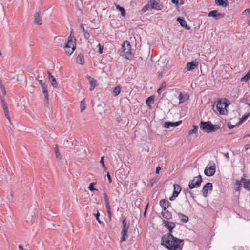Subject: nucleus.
Masks as SVG:
<instances>
[{"label":"nucleus","instance_id":"nucleus-50","mask_svg":"<svg viewBox=\"0 0 250 250\" xmlns=\"http://www.w3.org/2000/svg\"><path fill=\"white\" fill-rule=\"evenodd\" d=\"M242 13H243V14H246L247 13H248V16L249 18H250V8H247V9H245L244 11H243Z\"/></svg>","mask_w":250,"mask_h":250},{"label":"nucleus","instance_id":"nucleus-6","mask_svg":"<svg viewBox=\"0 0 250 250\" xmlns=\"http://www.w3.org/2000/svg\"><path fill=\"white\" fill-rule=\"evenodd\" d=\"M162 225L165 227L168 230V232L164 235L161 239H164L167 237L168 236V234L170 235H173L172 233L173 232V229L175 227V223L173 222L168 221L165 220H163Z\"/></svg>","mask_w":250,"mask_h":250},{"label":"nucleus","instance_id":"nucleus-54","mask_svg":"<svg viewBox=\"0 0 250 250\" xmlns=\"http://www.w3.org/2000/svg\"><path fill=\"white\" fill-rule=\"evenodd\" d=\"M250 116V113H246L242 117V119L243 120H244V121H246V120L249 118V117Z\"/></svg>","mask_w":250,"mask_h":250},{"label":"nucleus","instance_id":"nucleus-2","mask_svg":"<svg viewBox=\"0 0 250 250\" xmlns=\"http://www.w3.org/2000/svg\"><path fill=\"white\" fill-rule=\"evenodd\" d=\"M76 38L71 32L70 35L68 37L67 41L64 45L62 44H58V46L63 47L65 52L68 56L71 55L76 49Z\"/></svg>","mask_w":250,"mask_h":250},{"label":"nucleus","instance_id":"nucleus-64","mask_svg":"<svg viewBox=\"0 0 250 250\" xmlns=\"http://www.w3.org/2000/svg\"><path fill=\"white\" fill-rule=\"evenodd\" d=\"M224 156L225 157V158L227 159V160H229V153L228 152H227L226 153H224Z\"/></svg>","mask_w":250,"mask_h":250},{"label":"nucleus","instance_id":"nucleus-18","mask_svg":"<svg viewBox=\"0 0 250 250\" xmlns=\"http://www.w3.org/2000/svg\"><path fill=\"white\" fill-rule=\"evenodd\" d=\"M178 99L179 100V104L183 103L189 99V95L188 93H183L182 92H179Z\"/></svg>","mask_w":250,"mask_h":250},{"label":"nucleus","instance_id":"nucleus-21","mask_svg":"<svg viewBox=\"0 0 250 250\" xmlns=\"http://www.w3.org/2000/svg\"><path fill=\"white\" fill-rule=\"evenodd\" d=\"M40 15L41 13L37 12H36L34 15V23L38 25H41L42 24Z\"/></svg>","mask_w":250,"mask_h":250},{"label":"nucleus","instance_id":"nucleus-26","mask_svg":"<svg viewBox=\"0 0 250 250\" xmlns=\"http://www.w3.org/2000/svg\"><path fill=\"white\" fill-rule=\"evenodd\" d=\"M215 3L217 6L226 7L229 5L228 0H215Z\"/></svg>","mask_w":250,"mask_h":250},{"label":"nucleus","instance_id":"nucleus-19","mask_svg":"<svg viewBox=\"0 0 250 250\" xmlns=\"http://www.w3.org/2000/svg\"><path fill=\"white\" fill-rule=\"evenodd\" d=\"M159 205L162 208V210L168 209L171 206V203L168 200L166 199H161L159 202Z\"/></svg>","mask_w":250,"mask_h":250},{"label":"nucleus","instance_id":"nucleus-55","mask_svg":"<svg viewBox=\"0 0 250 250\" xmlns=\"http://www.w3.org/2000/svg\"><path fill=\"white\" fill-rule=\"evenodd\" d=\"M125 52H123V53H122V56H123V57H124L125 59H126L128 60V58H127V56H126V54H127V52H128V51L127 50H125Z\"/></svg>","mask_w":250,"mask_h":250},{"label":"nucleus","instance_id":"nucleus-44","mask_svg":"<svg viewBox=\"0 0 250 250\" xmlns=\"http://www.w3.org/2000/svg\"><path fill=\"white\" fill-rule=\"evenodd\" d=\"M54 150L55 152L56 158L57 159H59L60 158L61 154L59 152V149L57 144H56V147L54 148Z\"/></svg>","mask_w":250,"mask_h":250},{"label":"nucleus","instance_id":"nucleus-60","mask_svg":"<svg viewBox=\"0 0 250 250\" xmlns=\"http://www.w3.org/2000/svg\"><path fill=\"white\" fill-rule=\"evenodd\" d=\"M124 169H118L116 172H115V174L117 175L118 174V175H120V174H122V172L124 171Z\"/></svg>","mask_w":250,"mask_h":250},{"label":"nucleus","instance_id":"nucleus-30","mask_svg":"<svg viewBox=\"0 0 250 250\" xmlns=\"http://www.w3.org/2000/svg\"><path fill=\"white\" fill-rule=\"evenodd\" d=\"M122 222V229H129V224L127 223L126 218L125 217H122L121 219Z\"/></svg>","mask_w":250,"mask_h":250},{"label":"nucleus","instance_id":"nucleus-39","mask_svg":"<svg viewBox=\"0 0 250 250\" xmlns=\"http://www.w3.org/2000/svg\"><path fill=\"white\" fill-rule=\"evenodd\" d=\"M0 87L2 90V97H4V96L6 94V91L5 89V87L4 85L2 84V82L1 79H0Z\"/></svg>","mask_w":250,"mask_h":250},{"label":"nucleus","instance_id":"nucleus-17","mask_svg":"<svg viewBox=\"0 0 250 250\" xmlns=\"http://www.w3.org/2000/svg\"><path fill=\"white\" fill-rule=\"evenodd\" d=\"M85 78L88 80L90 85L89 90L91 91L93 90L98 84L97 81L94 78L89 75H86Z\"/></svg>","mask_w":250,"mask_h":250},{"label":"nucleus","instance_id":"nucleus-5","mask_svg":"<svg viewBox=\"0 0 250 250\" xmlns=\"http://www.w3.org/2000/svg\"><path fill=\"white\" fill-rule=\"evenodd\" d=\"M127 50L128 51L127 52L126 56H127L128 60H131L133 58L134 55L131 51V45L130 42L127 40H125L122 44V47L119 49L118 51V53L122 55V53L125 52V50Z\"/></svg>","mask_w":250,"mask_h":250},{"label":"nucleus","instance_id":"nucleus-33","mask_svg":"<svg viewBox=\"0 0 250 250\" xmlns=\"http://www.w3.org/2000/svg\"><path fill=\"white\" fill-rule=\"evenodd\" d=\"M250 79V69H249V71L247 73V74L243 76L240 79V81L242 82H246L249 81V80Z\"/></svg>","mask_w":250,"mask_h":250},{"label":"nucleus","instance_id":"nucleus-24","mask_svg":"<svg viewBox=\"0 0 250 250\" xmlns=\"http://www.w3.org/2000/svg\"><path fill=\"white\" fill-rule=\"evenodd\" d=\"M77 62L81 65H83L85 63L84 55L83 52L80 53L76 58Z\"/></svg>","mask_w":250,"mask_h":250},{"label":"nucleus","instance_id":"nucleus-8","mask_svg":"<svg viewBox=\"0 0 250 250\" xmlns=\"http://www.w3.org/2000/svg\"><path fill=\"white\" fill-rule=\"evenodd\" d=\"M203 179L201 175L195 176L193 179L189 182L188 187L189 189H192L194 188H198L200 187Z\"/></svg>","mask_w":250,"mask_h":250},{"label":"nucleus","instance_id":"nucleus-35","mask_svg":"<svg viewBox=\"0 0 250 250\" xmlns=\"http://www.w3.org/2000/svg\"><path fill=\"white\" fill-rule=\"evenodd\" d=\"M86 106L85 104V99H83L80 102V108L81 112H83L86 109Z\"/></svg>","mask_w":250,"mask_h":250},{"label":"nucleus","instance_id":"nucleus-45","mask_svg":"<svg viewBox=\"0 0 250 250\" xmlns=\"http://www.w3.org/2000/svg\"><path fill=\"white\" fill-rule=\"evenodd\" d=\"M93 215L95 217L96 220L99 223L101 224L102 223V222L100 219V214L98 211H97V213H93Z\"/></svg>","mask_w":250,"mask_h":250},{"label":"nucleus","instance_id":"nucleus-43","mask_svg":"<svg viewBox=\"0 0 250 250\" xmlns=\"http://www.w3.org/2000/svg\"><path fill=\"white\" fill-rule=\"evenodd\" d=\"M173 190H175L176 191H179V193H180V192L182 190L181 187L180 186V185L177 184H174L173 185Z\"/></svg>","mask_w":250,"mask_h":250},{"label":"nucleus","instance_id":"nucleus-16","mask_svg":"<svg viewBox=\"0 0 250 250\" xmlns=\"http://www.w3.org/2000/svg\"><path fill=\"white\" fill-rule=\"evenodd\" d=\"M199 62L196 60L191 62H187L186 64L187 71H192L198 67Z\"/></svg>","mask_w":250,"mask_h":250},{"label":"nucleus","instance_id":"nucleus-34","mask_svg":"<svg viewBox=\"0 0 250 250\" xmlns=\"http://www.w3.org/2000/svg\"><path fill=\"white\" fill-rule=\"evenodd\" d=\"M81 28L82 29V31L83 33V36L85 39H88L90 37L89 33L87 32V31L85 30L84 27V26L82 23L80 25Z\"/></svg>","mask_w":250,"mask_h":250},{"label":"nucleus","instance_id":"nucleus-63","mask_svg":"<svg viewBox=\"0 0 250 250\" xmlns=\"http://www.w3.org/2000/svg\"><path fill=\"white\" fill-rule=\"evenodd\" d=\"M235 188V191L236 192H240L241 190V188H242L241 187H240V186L239 187H234Z\"/></svg>","mask_w":250,"mask_h":250},{"label":"nucleus","instance_id":"nucleus-13","mask_svg":"<svg viewBox=\"0 0 250 250\" xmlns=\"http://www.w3.org/2000/svg\"><path fill=\"white\" fill-rule=\"evenodd\" d=\"M225 14L220 13L217 10H213L209 11L208 13V16L213 17L215 20H218L220 18H224Z\"/></svg>","mask_w":250,"mask_h":250},{"label":"nucleus","instance_id":"nucleus-38","mask_svg":"<svg viewBox=\"0 0 250 250\" xmlns=\"http://www.w3.org/2000/svg\"><path fill=\"white\" fill-rule=\"evenodd\" d=\"M96 183H90L89 186L88 187V189L91 191H98V190L94 187Z\"/></svg>","mask_w":250,"mask_h":250},{"label":"nucleus","instance_id":"nucleus-58","mask_svg":"<svg viewBox=\"0 0 250 250\" xmlns=\"http://www.w3.org/2000/svg\"><path fill=\"white\" fill-rule=\"evenodd\" d=\"M190 190H191V189H189V188L188 187V188H186L184 189L183 191L186 195V194L187 193H189V192L190 191Z\"/></svg>","mask_w":250,"mask_h":250},{"label":"nucleus","instance_id":"nucleus-48","mask_svg":"<svg viewBox=\"0 0 250 250\" xmlns=\"http://www.w3.org/2000/svg\"><path fill=\"white\" fill-rule=\"evenodd\" d=\"M141 204V199H137L136 200V201L135 202V205L136 206V207H137L140 208Z\"/></svg>","mask_w":250,"mask_h":250},{"label":"nucleus","instance_id":"nucleus-57","mask_svg":"<svg viewBox=\"0 0 250 250\" xmlns=\"http://www.w3.org/2000/svg\"><path fill=\"white\" fill-rule=\"evenodd\" d=\"M244 149L245 151H247L248 150L250 149V144H246L244 146Z\"/></svg>","mask_w":250,"mask_h":250},{"label":"nucleus","instance_id":"nucleus-36","mask_svg":"<svg viewBox=\"0 0 250 250\" xmlns=\"http://www.w3.org/2000/svg\"><path fill=\"white\" fill-rule=\"evenodd\" d=\"M167 86V83L165 81H164L162 82V83L161 84L159 88L157 89V92L158 93L159 95H160L162 92V89L163 88H165Z\"/></svg>","mask_w":250,"mask_h":250},{"label":"nucleus","instance_id":"nucleus-9","mask_svg":"<svg viewBox=\"0 0 250 250\" xmlns=\"http://www.w3.org/2000/svg\"><path fill=\"white\" fill-rule=\"evenodd\" d=\"M149 4L151 9L156 10H162L163 8V5L161 3L160 0H149Z\"/></svg>","mask_w":250,"mask_h":250},{"label":"nucleus","instance_id":"nucleus-61","mask_svg":"<svg viewBox=\"0 0 250 250\" xmlns=\"http://www.w3.org/2000/svg\"><path fill=\"white\" fill-rule=\"evenodd\" d=\"M156 182V178H152L150 180V183H151V186L152 187L154 183Z\"/></svg>","mask_w":250,"mask_h":250},{"label":"nucleus","instance_id":"nucleus-29","mask_svg":"<svg viewBox=\"0 0 250 250\" xmlns=\"http://www.w3.org/2000/svg\"><path fill=\"white\" fill-rule=\"evenodd\" d=\"M154 100H155V96L151 95V96L148 97L146 100V104L148 106H149L150 108H151V104L154 103Z\"/></svg>","mask_w":250,"mask_h":250},{"label":"nucleus","instance_id":"nucleus-4","mask_svg":"<svg viewBox=\"0 0 250 250\" xmlns=\"http://www.w3.org/2000/svg\"><path fill=\"white\" fill-rule=\"evenodd\" d=\"M228 103H224L221 99H218L216 102H214L213 104L212 109L214 110V105L216 104V109L218 111L219 114L221 115H227L228 113L227 110L226 108L230 104V102L227 101Z\"/></svg>","mask_w":250,"mask_h":250},{"label":"nucleus","instance_id":"nucleus-10","mask_svg":"<svg viewBox=\"0 0 250 250\" xmlns=\"http://www.w3.org/2000/svg\"><path fill=\"white\" fill-rule=\"evenodd\" d=\"M213 190V185L212 183L208 182L205 184L202 188V194L204 197H207L208 195V192H211Z\"/></svg>","mask_w":250,"mask_h":250},{"label":"nucleus","instance_id":"nucleus-53","mask_svg":"<svg viewBox=\"0 0 250 250\" xmlns=\"http://www.w3.org/2000/svg\"><path fill=\"white\" fill-rule=\"evenodd\" d=\"M227 126L229 129H232L235 127L234 125H232L230 122H228L227 124Z\"/></svg>","mask_w":250,"mask_h":250},{"label":"nucleus","instance_id":"nucleus-52","mask_svg":"<svg viewBox=\"0 0 250 250\" xmlns=\"http://www.w3.org/2000/svg\"><path fill=\"white\" fill-rule=\"evenodd\" d=\"M106 172H107V177L108 181H109V183H111L112 178H111V175L108 171H107L106 170Z\"/></svg>","mask_w":250,"mask_h":250},{"label":"nucleus","instance_id":"nucleus-15","mask_svg":"<svg viewBox=\"0 0 250 250\" xmlns=\"http://www.w3.org/2000/svg\"><path fill=\"white\" fill-rule=\"evenodd\" d=\"M176 21L180 24V26L185 29L187 30H190V26L187 24V21L183 17L179 16L177 17Z\"/></svg>","mask_w":250,"mask_h":250},{"label":"nucleus","instance_id":"nucleus-31","mask_svg":"<svg viewBox=\"0 0 250 250\" xmlns=\"http://www.w3.org/2000/svg\"><path fill=\"white\" fill-rule=\"evenodd\" d=\"M116 8L118 11L121 12V14L123 17H125L126 16V13L124 7L120 6V5L116 4Z\"/></svg>","mask_w":250,"mask_h":250},{"label":"nucleus","instance_id":"nucleus-56","mask_svg":"<svg viewBox=\"0 0 250 250\" xmlns=\"http://www.w3.org/2000/svg\"><path fill=\"white\" fill-rule=\"evenodd\" d=\"M4 115L5 116V117H6V118L9 120L10 123L11 124H12V123H11V118H10V117L9 116V112H7V113H4Z\"/></svg>","mask_w":250,"mask_h":250},{"label":"nucleus","instance_id":"nucleus-37","mask_svg":"<svg viewBox=\"0 0 250 250\" xmlns=\"http://www.w3.org/2000/svg\"><path fill=\"white\" fill-rule=\"evenodd\" d=\"M198 129V126L194 125H193V128L191 130H189L188 132V136H190L195 133H197Z\"/></svg>","mask_w":250,"mask_h":250},{"label":"nucleus","instance_id":"nucleus-42","mask_svg":"<svg viewBox=\"0 0 250 250\" xmlns=\"http://www.w3.org/2000/svg\"><path fill=\"white\" fill-rule=\"evenodd\" d=\"M243 182L242 179H241L240 180H236L234 183V187H238L240 186V187L242 188V187H243Z\"/></svg>","mask_w":250,"mask_h":250},{"label":"nucleus","instance_id":"nucleus-41","mask_svg":"<svg viewBox=\"0 0 250 250\" xmlns=\"http://www.w3.org/2000/svg\"><path fill=\"white\" fill-rule=\"evenodd\" d=\"M104 156L101 157L100 161V163L101 164L102 167L104 168V171H106L107 168L105 166V165L104 161Z\"/></svg>","mask_w":250,"mask_h":250},{"label":"nucleus","instance_id":"nucleus-49","mask_svg":"<svg viewBox=\"0 0 250 250\" xmlns=\"http://www.w3.org/2000/svg\"><path fill=\"white\" fill-rule=\"evenodd\" d=\"M169 61L168 60L167 62H166V65H165V66L163 68H165V71H166V69L167 70H168L170 68V66L169 65Z\"/></svg>","mask_w":250,"mask_h":250},{"label":"nucleus","instance_id":"nucleus-25","mask_svg":"<svg viewBox=\"0 0 250 250\" xmlns=\"http://www.w3.org/2000/svg\"><path fill=\"white\" fill-rule=\"evenodd\" d=\"M0 99L2 104V106L4 111V113L9 112L7 104L4 99V98L2 97L1 94H0Z\"/></svg>","mask_w":250,"mask_h":250},{"label":"nucleus","instance_id":"nucleus-23","mask_svg":"<svg viewBox=\"0 0 250 250\" xmlns=\"http://www.w3.org/2000/svg\"><path fill=\"white\" fill-rule=\"evenodd\" d=\"M128 229H122L121 232V239L120 242H124L126 240V239L128 238Z\"/></svg>","mask_w":250,"mask_h":250},{"label":"nucleus","instance_id":"nucleus-11","mask_svg":"<svg viewBox=\"0 0 250 250\" xmlns=\"http://www.w3.org/2000/svg\"><path fill=\"white\" fill-rule=\"evenodd\" d=\"M42 93L44 96V105L45 106L49 108V94L48 92V85L46 84L44 85L43 87H42Z\"/></svg>","mask_w":250,"mask_h":250},{"label":"nucleus","instance_id":"nucleus-7","mask_svg":"<svg viewBox=\"0 0 250 250\" xmlns=\"http://www.w3.org/2000/svg\"><path fill=\"white\" fill-rule=\"evenodd\" d=\"M215 172V164L213 161H210L208 164L207 166L204 169V173L206 176L208 177H211L214 175Z\"/></svg>","mask_w":250,"mask_h":250},{"label":"nucleus","instance_id":"nucleus-3","mask_svg":"<svg viewBox=\"0 0 250 250\" xmlns=\"http://www.w3.org/2000/svg\"><path fill=\"white\" fill-rule=\"evenodd\" d=\"M220 124L213 125L210 121H201L199 124L200 129L206 133L215 132L220 128Z\"/></svg>","mask_w":250,"mask_h":250},{"label":"nucleus","instance_id":"nucleus-27","mask_svg":"<svg viewBox=\"0 0 250 250\" xmlns=\"http://www.w3.org/2000/svg\"><path fill=\"white\" fill-rule=\"evenodd\" d=\"M243 180V188L248 191H250V179H244Z\"/></svg>","mask_w":250,"mask_h":250},{"label":"nucleus","instance_id":"nucleus-14","mask_svg":"<svg viewBox=\"0 0 250 250\" xmlns=\"http://www.w3.org/2000/svg\"><path fill=\"white\" fill-rule=\"evenodd\" d=\"M182 123V120H180L179 121L173 122L170 121H167L164 123L163 125V127L164 128L168 129L170 127H175L178 126L180 125H181Z\"/></svg>","mask_w":250,"mask_h":250},{"label":"nucleus","instance_id":"nucleus-46","mask_svg":"<svg viewBox=\"0 0 250 250\" xmlns=\"http://www.w3.org/2000/svg\"><path fill=\"white\" fill-rule=\"evenodd\" d=\"M97 47L98 48V52L101 54L103 53V50H104V45H102L100 43H99L97 45Z\"/></svg>","mask_w":250,"mask_h":250},{"label":"nucleus","instance_id":"nucleus-22","mask_svg":"<svg viewBox=\"0 0 250 250\" xmlns=\"http://www.w3.org/2000/svg\"><path fill=\"white\" fill-rule=\"evenodd\" d=\"M161 214L167 221L171 219L172 218V213L168 210V209L162 210Z\"/></svg>","mask_w":250,"mask_h":250},{"label":"nucleus","instance_id":"nucleus-62","mask_svg":"<svg viewBox=\"0 0 250 250\" xmlns=\"http://www.w3.org/2000/svg\"><path fill=\"white\" fill-rule=\"evenodd\" d=\"M161 170V167L159 166H157L156 168V173L157 174H159L160 170Z\"/></svg>","mask_w":250,"mask_h":250},{"label":"nucleus","instance_id":"nucleus-12","mask_svg":"<svg viewBox=\"0 0 250 250\" xmlns=\"http://www.w3.org/2000/svg\"><path fill=\"white\" fill-rule=\"evenodd\" d=\"M103 196L104 198V201H105V207H106L107 214H108V217L109 221H111L112 215V213L111 211V208H110V206L109 202L108 197L107 194L105 192H104L103 193Z\"/></svg>","mask_w":250,"mask_h":250},{"label":"nucleus","instance_id":"nucleus-59","mask_svg":"<svg viewBox=\"0 0 250 250\" xmlns=\"http://www.w3.org/2000/svg\"><path fill=\"white\" fill-rule=\"evenodd\" d=\"M179 191H176L175 190H173V193H172V195H173V196H174L175 197H178V196L179 195Z\"/></svg>","mask_w":250,"mask_h":250},{"label":"nucleus","instance_id":"nucleus-32","mask_svg":"<svg viewBox=\"0 0 250 250\" xmlns=\"http://www.w3.org/2000/svg\"><path fill=\"white\" fill-rule=\"evenodd\" d=\"M122 86L121 85H119L116 86V87L113 88V94L114 96H118L121 91Z\"/></svg>","mask_w":250,"mask_h":250},{"label":"nucleus","instance_id":"nucleus-40","mask_svg":"<svg viewBox=\"0 0 250 250\" xmlns=\"http://www.w3.org/2000/svg\"><path fill=\"white\" fill-rule=\"evenodd\" d=\"M150 8H151V7L150 4H149V1L148 0L147 3L142 8V11L143 12H146V11H148Z\"/></svg>","mask_w":250,"mask_h":250},{"label":"nucleus","instance_id":"nucleus-28","mask_svg":"<svg viewBox=\"0 0 250 250\" xmlns=\"http://www.w3.org/2000/svg\"><path fill=\"white\" fill-rule=\"evenodd\" d=\"M176 213L178 215L179 218H180L181 222L183 223H187L189 221V218L188 216L180 212H176Z\"/></svg>","mask_w":250,"mask_h":250},{"label":"nucleus","instance_id":"nucleus-20","mask_svg":"<svg viewBox=\"0 0 250 250\" xmlns=\"http://www.w3.org/2000/svg\"><path fill=\"white\" fill-rule=\"evenodd\" d=\"M47 73L48 75V79L51 83L52 86L55 88H57L58 87V84L57 82L56 79L52 75L51 72L48 71Z\"/></svg>","mask_w":250,"mask_h":250},{"label":"nucleus","instance_id":"nucleus-47","mask_svg":"<svg viewBox=\"0 0 250 250\" xmlns=\"http://www.w3.org/2000/svg\"><path fill=\"white\" fill-rule=\"evenodd\" d=\"M165 73V69L163 68L161 72H159L158 73L157 79H161L163 77V74Z\"/></svg>","mask_w":250,"mask_h":250},{"label":"nucleus","instance_id":"nucleus-51","mask_svg":"<svg viewBox=\"0 0 250 250\" xmlns=\"http://www.w3.org/2000/svg\"><path fill=\"white\" fill-rule=\"evenodd\" d=\"M36 79L38 81L39 83L41 85V87H43L44 85L46 84V83L44 82L42 80H38L37 78Z\"/></svg>","mask_w":250,"mask_h":250},{"label":"nucleus","instance_id":"nucleus-1","mask_svg":"<svg viewBox=\"0 0 250 250\" xmlns=\"http://www.w3.org/2000/svg\"><path fill=\"white\" fill-rule=\"evenodd\" d=\"M184 240L178 238L173 235H170L164 239H161V245L168 250H182Z\"/></svg>","mask_w":250,"mask_h":250}]
</instances>
